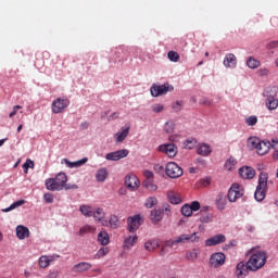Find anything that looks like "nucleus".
Wrapping results in <instances>:
<instances>
[{
    "mask_svg": "<svg viewBox=\"0 0 278 278\" xmlns=\"http://www.w3.org/2000/svg\"><path fill=\"white\" fill-rule=\"evenodd\" d=\"M268 260V255L264 251H256L252 253L249 261L240 262L237 265V277L238 278H244L247 275H249V270H252L253 273L264 268L266 266V262Z\"/></svg>",
    "mask_w": 278,
    "mask_h": 278,
    "instance_id": "1",
    "label": "nucleus"
},
{
    "mask_svg": "<svg viewBox=\"0 0 278 278\" xmlns=\"http://www.w3.org/2000/svg\"><path fill=\"white\" fill-rule=\"evenodd\" d=\"M68 177L65 173H59L55 178H48L46 180V188L51 192H60V190H77V185H66Z\"/></svg>",
    "mask_w": 278,
    "mask_h": 278,
    "instance_id": "2",
    "label": "nucleus"
},
{
    "mask_svg": "<svg viewBox=\"0 0 278 278\" xmlns=\"http://www.w3.org/2000/svg\"><path fill=\"white\" fill-rule=\"evenodd\" d=\"M277 143H278L277 139H273L271 143L270 141H265V140L262 141L257 137H250L248 139V144L251 147V149H256L257 155H266V153L270 151V147L271 149H275V147H277Z\"/></svg>",
    "mask_w": 278,
    "mask_h": 278,
    "instance_id": "3",
    "label": "nucleus"
},
{
    "mask_svg": "<svg viewBox=\"0 0 278 278\" xmlns=\"http://www.w3.org/2000/svg\"><path fill=\"white\" fill-rule=\"evenodd\" d=\"M186 242H199V236H197V232L191 235H180L174 240L165 241V247L173 249L175 244H186Z\"/></svg>",
    "mask_w": 278,
    "mask_h": 278,
    "instance_id": "4",
    "label": "nucleus"
},
{
    "mask_svg": "<svg viewBox=\"0 0 278 278\" xmlns=\"http://www.w3.org/2000/svg\"><path fill=\"white\" fill-rule=\"evenodd\" d=\"M244 197V187L238 184H232L228 190L227 199L230 203H236L238 199Z\"/></svg>",
    "mask_w": 278,
    "mask_h": 278,
    "instance_id": "5",
    "label": "nucleus"
},
{
    "mask_svg": "<svg viewBox=\"0 0 278 278\" xmlns=\"http://www.w3.org/2000/svg\"><path fill=\"white\" fill-rule=\"evenodd\" d=\"M165 173L169 179H179L184 175V169L177 163L169 162L166 164Z\"/></svg>",
    "mask_w": 278,
    "mask_h": 278,
    "instance_id": "6",
    "label": "nucleus"
},
{
    "mask_svg": "<svg viewBox=\"0 0 278 278\" xmlns=\"http://www.w3.org/2000/svg\"><path fill=\"white\" fill-rule=\"evenodd\" d=\"M68 105H71V100H68V98H58L53 100L51 110L53 114H62V112H64Z\"/></svg>",
    "mask_w": 278,
    "mask_h": 278,
    "instance_id": "7",
    "label": "nucleus"
},
{
    "mask_svg": "<svg viewBox=\"0 0 278 278\" xmlns=\"http://www.w3.org/2000/svg\"><path fill=\"white\" fill-rule=\"evenodd\" d=\"M175 88L169 84L164 85H154L151 87L150 92L152 97H162V94H167L168 92H173Z\"/></svg>",
    "mask_w": 278,
    "mask_h": 278,
    "instance_id": "8",
    "label": "nucleus"
},
{
    "mask_svg": "<svg viewBox=\"0 0 278 278\" xmlns=\"http://www.w3.org/2000/svg\"><path fill=\"white\" fill-rule=\"evenodd\" d=\"M270 92H273V88H267L263 93L264 97H266L265 105H266L267 110H277L278 99H277V97H275Z\"/></svg>",
    "mask_w": 278,
    "mask_h": 278,
    "instance_id": "9",
    "label": "nucleus"
},
{
    "mask_svg": "<svg viewBox=\"0 0 278 278\" xmlns=\"http://www.w3.org/2000/svg\"><path fill=\"white\" fill-rule=\"evenodd\" d=\"M225 260H227L225 253L215 252L210 257V266H212V268H220V266L225 265Z\"/></svg>",
    "mask_w": 278,
    "mask_h": 278,
    "instance_id": "10",
    "label": "nucleus"
},
{
    "mask_svg": "<svg viewBox=\"0 0 278 278\" xmlns=\"http://www.w3.org/2000/svg\"><path fill=\"white\" fill-rule=\"evenodd\" d=\"M127 155H129V150L122 149L108 153L105 160H109L110 162H118V160H123V157H127Z\"/></svg>",
    "mask_w": 278,
    "mask_h": 278,
    "instance_id": "11",
    "label": "nucleus"
},
{
    "mask_svg": "<svg viewBox=\"0 0 278 278\" xmlns=\"http://www.w3.org/2000/svg\"><path fill=\"white\" fill-rule=\"evenodd\" d=\"M125 186L132 192H136V189L140 186V180H138V177L134 174H128L125 178Z\"/></svg>",
    "mask_w": 278,
    "mask_h": 278,
    "instance_id": "12",
    "label": "nucleus"
},
{
    "mask_svg": "<svg viewBox=\"0 0 278 278\" xmlns=\"http://www.w3.org/2000/svg\"><path fill=\"white\" fill-rule=\"evenodd\" d=\"M161 153L167 154V157H175L177 155V147L175 143H165L159 147Z\"/></svg>",
    "mask_w": 278,
    "mask_h": 278,
    "instance_id": "13",
    "label": "nucleus"
},
{
    "mask_svg": "<svg viewBox=\"0 0 278 278\" xmlns=\"http://www.w3.org/2000/svg\"><path fill=\"white\" fill-rule=\"evenodd\" d=\"M128 223V231L130 233H135V231H138L140 229V215H135L134 217H129L127 219Z\"/></svg>",
    "mask_w": 278,
    "mask_h": 278,
    "instance_id": "14",
    "label": "nucleus"
},
{
    "mask_svg": "<svg viewBox=\"0 0 278 278\" xmlns=\"http://www.w3.org/2000/svg\"><path fill=\"white\" fill-rule=\"evenodd\" d=\"M226 240L225 235H215L205 241V247H216V244H223Z\"/></svg>",
    "mask_w": 278,
    "mask_h": 278,
    "instance_id": "15",
    "label": "nucleus"
},
{
    "mask_svg": "<svg viewBox=\"0 0 278 278\" xmlns=\"http://www.w3.org/2000/svg\"><path fill=\"white\" fill-rule=\"evenodd\" d=\"M239 175L242 179H253V177H255V169L249 166L241 167L239 169Z\"/></svg>",
    "mask_w": 278,
    "mask_h": 278,
    "instance_id": "16",
    "label": "nucleus"
},
{
    "mask_svg": "<svg viewBox=\"0 0 278 278\" xmlns=\"http://www.w3.org/2000/svg\"><path fill=\"white\" fill-rule=\"evenodd\" d=\"M92 268V264L88 262H80L72 267L73 273H88Z\"/></svg>",
    "mask_w": 278,
    "mask_h": 278,
    "instance_id": "17",
    "label": "nucleus"
},
{
    "mask_svg": "<svg viewBox=\"0 0 278 278\" xmlns=\"http://www.w3.org/2000/svg\"><path fill=\"white\" fill-rule=\"evenodd\" d=\"M86 162H88V159L87 157H84L79 161H76V162H71L68 161V159H63L62 160V164H66V166L68 168H77L79 166H84V164H86Z\"/></svg>",
    "mask_w": 278,
    "mask_h": 278,
    "instance_id": "18",
    "label": "nucleus"
},
{
    "mask_svg": "<svg viewBox=\"0 0 278 278\" xmlns=\"http://www.w3.org/2000/svg\"><path fill=\"white\" fill-rule=\"evenodd\" d=\"M236 55L233 53L226 54L224 59V66H226V68H236Z\"/></svg>",
    "mask_w": 278,
    "mask_h": 278,
    "instance_id": "19",
    "label": "nucleus"
},
{
    "mask_svg": "<svg viewBox=\"0 0 278 278\" xmlns=\"http://www.w3.org/2000/svg\"><path fill=\"white\" fill-rule=\"evenodd\" d=\"M16 237L18 240H25V238H29V228L25 226L16 227Z\"/></svg>",
    "mask_w": 278,
    "mask_h": 278,
    "instance_id": "20",
    "label": "nucleus"
},
{
    "mask_svg": "<svg viewBox=\"0 0 278 278\" xmlns=\"http://www.w3.org/2000/svg\"><path fill=\"white\" fill-rule=\"evenodd\" d=\"M159 247H160V242L155 239H150V240L146 241L143 244V248L149 253H153V251H155V249H157Z\"/></svg>",
    "mask_w": 278,
    "mask_h": 278,
    "instance_id": "21",
    "label": "nucleus"
},
{
    "mask_svg": "<svg viewBox=\"0 0 278 278\" xmlns=\"http://www.w3.org/2000/svg\"><path fill=\"white\" fill-rule=\"evenodd\" d=\"M98 242L102 247H108V244H110V235L108 233V231L102 230V231L99 232V235H98Z\"/></svg>",
    "mask_w": 278,
    "mask_h": 278,
    "instance_id": "22",
    "label": "nucleus"
},
{
    "mask_svg": "<svg viewBox=\"0 0 278 278\" xmlns=\"http://www.w3.org/2000/svg\"><path fill=\"white\" fill-rule=\"evenodd\" d=\"M150 220L153 225H157V223L162 222V211L161 210H153L150 213Z\"/></svg>",
    "mask_w": 278,
    "mask_h": 278,
    "instance_id": "23",
    "label": "nucleus"
},
{
    "mask_svg": "<svg viewBox=\"0 0 278 278\" xmlns=\"http://www.w3.org/2000/svg\"><path fill=\"white\" fill-rule=\"evenodd\" d=\"M198 155H203V157H207L210 153H212V148L207 146V143H202L200 147L197 149Z\"/></svg>",
    "mask_w": 278,
    "mask_h": 278,
    "instance_id": "24",
    "label": "nucleus"
},
{
    "mask_svg": "<svg viewBox=\"0 0 278 278\" xmlns=\"http://www.w3.org/2000/svg\"><path fill=\"white\" fill-rule=\"evenodd\" d=\"M217 210H225L227 207V198L223 193H219L215 200Z\"/></svg>",
    "mask_w": 278,
    "mask_h": 278,
    "instance_id": "25",
    "label": "nucleus"
},
{
    "mask_svg": "<svg viewBox=\"0 0 278 278\" xmlns=\"http://www.w3.org/2000/svg\"><path fill=\"white\" fill-rule=\"evenodd\" d=\"M258 188H265L268 190V173L262 172L258 176Z\"/></svg>",
    "mask_w": 278,
    "mask_h": 278,
    "instance_id": "26",
    "label": "nucleus"
},
{
    "mask_svg": "<svg viewBox=\"0 0 278 278\" xmlns=\"http://www.w3.org/2000/svg\"><path fill=\"white\" fill-rule=\"evenodd\" d=\"M129 136V126L122 128V131H118L115 135L116 142H123Z\"/></svg>",
    "mask_w": 278,
    "mask_h": 278,
    "instance_id": "27",
    "label": "nucleus"
},
{
    "mask_svg": "<svg viewBox=\"0 0 278 278\" xmlns=\"http://www.w3.org/2000/svg\"><path fill=\"white\" fill-rule=\"evenodd\" d=\"M167 198L173 205H179V203H181V198H179V194L175 193V191H169Z\"/></svg>",
    "mask_w": 278,
    "mask_h": 278,
    "instance_id": "28",
    "label": "nucleus"
},
{
    "mask_svg": "<svg viewBox=\"0 0 278 278\" xmlns=\"http://www.w3.org/2000/svg\"><path fill=\"white\" fill-rule=\"evenodd\" d=\"M266 188L256 187L254 199H256L258 202H261L263 199H266Z\"/></svg>",
    "mask_w": 278,
    "mask_h": 278,
    "instance_id": "29",
    "label": "nucleus"
},
{
    "mask_svg": "<svg viewBox=\"0 0 278 278\" xmlns=\"http://www.w3.org/2000/svg\"><path fill=\"white\" fill-rule=\"evenodd\" d=\"M136 242H138V236H129L124 240V247L125 249H131Z\"/></svg>",
    "mask_w": 278,
    "mask_h": 278,
    "instance_id": "30",
    "label": "nucleus"
},
{
    "mask_svg": "<svg viewBox=\"0 0 278 278\" xmlns=\"http://www.w3.org/2000/svg\"><path fill=\"white\" fill-rule=\"evenodd\" d=\"M97 181L103 182L105 179H108V169L106 168H100L98 169L96 174Z\"/></svg>",
    "mask_w": 278,
    "mask_h": 278,
    "instance_id": "31",
    "label": "nucleus"
},
{
    "mask_svg": "<svg viewBox=\"0 0 278 278\" xmlns=\"http://www.w3.org/2000/svg\"><path fill=\"white\" fill-rule=\"evenodd\" d=\"M97 228L90 225H85L79 229V236H86V233H94Z\"/></svg>",
    "mask_w": 278,
    "mask_h": 278,
    "instance_id": "32",
    "label": "nucleus"
},
{
    "mask_svg": "<svg viewBox=\"0 0 278 278\" xmlns=\"http://www.w3.org/2000/svg\"><path fill=\"white\" fill-rule=\"evenodd\" d=\"M143 188H147L150 192H155L157 190V185L153 184V179L150 180H143L142 182Z\"/></svg>",
    "mask_w": 278,
    "mask_h": 278,
    "instance_id": "33",
    "label": "nucleus"
},
{
    "mask_svg": "<svg viewBox=\"0 0 278 278\" xmlns=\"http://www.w3.org/2000/svg\"><path fill=\"white\" fill-rule=\"evenodd\" d=\"M94 220H97L98 223H101V220H103V218H105V212L103 211V208L99 207L96 210V212L92 214Z\"/></svg>",
    "mask_w": 278,
    "mask_h": 278,
    "instance_id": "34",
    "label": "nucleus"
},
{
    "mask_svg": "<svg viewBox=\"0 0 278 278\" xmlns=\"http://www.w3.org/2000/svg\"><path fill=\"white\" fill-rule=\"evenodd\" d=\"M21 205H25V200L15 201L9 207L2 208V212H4V213L12 212V210H16V207H21Z\"/></svg>",
    "mask_w": 278,
    "mask_h": 278,
    "instance_id": "35",
    "label": "nucleus"
},
{
    "mask_svg": "<svg viewBox=\"0 0 278 278\" xmlns=\"http://www.w3.org/2000/svg\"><path fill=\"white\" fill-rule=\"evenodd\" d=\"M109 225H110L111 229H118V226L121 225V223L118 222V216L111 215V217L109 219Z\"/></svg>",
    "mask_w": 278,
    "mask_h": 278,
    "instance_id": "36",
    "label": "nucleus"
},
{
    "mask_svg": "<svg viewBox=\"0 0 278 278\" xmlns=\"http://www.w3.org/2000/svg\"><path fill=\"white\" fill-rule=\"evenodd\" d=\"M80 213H81L84 216H87V217L92 216V214H93V212H92V206H89V205H81V206H80Z\"/></svg>",
    "mask_w": 278,
    "mask_h": 278,
    "instance_id": "37",
    "label": "nucleus"
},
{
    "mask_svg": "<svg viewBox=\"0 0 278 278\" xmlns=\"http://www.w3.org/2000/svg\"><path fill=\"white\" fill-rule=\"evenodd\" d=\"M247 65L249 68H258L260 66V61H257L255 58L250 56L247 61Z\"/></svg>",
    "mask_w": 278,
    "mask_h": 278,
    "instance_id": "38",
    "label": "nucleus"
},
{
    "mask_svg": "<svg viewBox=\"0 0 278 278\" xmlns=\"http://www.w3.org/2000/svg\"><path fill=\"white\" fill-rule=\"evenodd\" d=\"M197 257H199V253L197 252V250H191L186 253V260H188L189 262H194Z\"/></svg>",
    "mask_w": 278,
    "mask_h": 278,
    "instance_id": "39",
    "label": "nucleus"
},
{
    "mask_svg": "<svg viewBox=\"0 0 278 278\" xmlns=\"http://www.w3.org/2000/svg\"><path fill=\"white\" fill-rule=\"evenodd\" d=\"M155 205H157V198L150 197L146 200V207L151 210V207H155Z\"/></svg>",
    "mask_w": 278,
    "mask_h": 278,
    "instance_id": "40",
    "label": "nucleus"
},
{
    "mask_svg": "<svg viewBox=\"0 0 278 278\" xmlns=\"http://www.w3.org/2000/svg\"><path fill=\"white\" fill-rule=\"evenodd\" d=\"M236 164H238V161H236V159L233 157H229L226 161L225 166L228 170H233V167L236 166Z\"/></svg>",
    "mask_w": 278,
    "mask_h": 278,
    "instance_id": "41",
    "label": "nucleus"
},
{
    "mask_svg": "<svg viewBox=\"0 0 278 278\" xmlns=\"http://www.w3.org/2000/svg\"><path fill=\"white\" fill-rule=\"evenodd\" d=\"M109 253V248H101L96 254V260H101V257H105V255H108Z\"/></svg>",
    "mask_w": 278,
    "mask_h": 278,
    "instance_id": "42",
    "label": "nucleus"
},
{
    "mask_svg": "<svg viewBox=\"0 0 278 278\" xmlns=\"http://www.w3.org/2000/svg\"><path fill=\"white\" fill-rule=\"evenodd\" d=\"M181 214L182 216H187V217L192 216V208L190 207V204H185L181 207Z\"/></svg>",
    "mask_w": 278,
    "mask_h": 278,
    "instance_id": "43",
    "label": "nucleus"
},
{
    "mask_svg": "<svg viewBox=\"0 0 278 278\" xmlns=\"http://www.w3.org/2000/svg\"><path fill=\"white\" fill-rule=\"evenodd\" d=\"M49 265H50V263H49V258L47 257V255L40 256V258H39L40 268H48Z\"/></svg>",
    "mask_w": 278,
    "mask_h": 278,
    "instance_id": "44",
    "label": "nucleus"
},
{
    "mask_svg": "<svg viewBox=\"0 0 278 278\" xmlns=\"http://www.w3.org/2000/svg\"><path fill=\"white\" fill-rule=\"evenodd\" d=\"M245 123L249 127H253V126L257 125V116L252 115V116L245 118Z\"/></svg>",
    "mask_w": 278,
    "mask_h": 278,
    "instance_id": "45",
    "label": "nucleus"
},
{
    "mask_svg": "<svg viewBox=\"0 0 278 278\" xmlns=\"http://www.w3.org/2000/svg\"><path fill=\"white\" fill-rule=\"evenodd\" d=\"M167 58L170 62H177L179 60V53H177L176 51H169L167 53Z\"/></svg>",
    "mask_w": 278,
    "mask_h": 278,
    "instance_id": "46",
    "label": "nucleus"
},
{
    "mask_svg": "<svg viewBox=\"0 0 278 278\" xmlns=\"http://www.w3.org/2000/svg\"><path fill=\"white\" fill-rule=\"evenodd\" d=\"M165 131L166 134H173L175 131V122H166Z\"/></svg>",
    "mask_w": 278,
    "mask_h": 278,
    "instance_id": "47",
    "label": "nucleus"
},
{
    "mask_svg": "<svg viewBox=\"0 0 278 278\" xmlns=\"http://www.w3.org/2000/svg\"><path fill=\"white\" fill-rule=\"evenodd\" d=\"M24 173L27 175L29 168H34V161L26 160V162L23 164Z\"/></svg>",
    "mask_w": 278,
    "mask_h": 278,
    "instance_id": "48",
    "label": "nucleus"
},
{
    "mask_svg": "<svg viewBox=\"0 0 278 278\" xmlns=\"http://www.w3.org/2000/svg\"><path fill=\"white\" fill-rule=\"evenodd\" d=\"M185 147L187 149H194V147H197V139H192V138L187 139Z\"/></svg>",
    "mask_w": 278,
    "mask_h": 278,
    "instance_id": "49",
    "label": "nucleus"
},
{
    "mask_svg": "<svg viewBox=\"0 0 278 278\" xmlns=\"http://www.w3.org/2000/svg\"><path fill=\"white\" fill-rule=\"evenodd\" d=\"M184 108V101H176L174 104H173V110L175 112H181V109Z\"/></svg>",
    "mask_w": 278,
    "mask_h": 278,
    "instance_id": "50",
    "label": "nucleus"
},
{
    "mask_svg": "<svg viewBox=\"0 0 278 278\" xmlns=\"http://www.w3.org/2000/svg\"><path fill=\"white\" fill-rule=\"evenodd\" d=\"M189 207L191 208V212H199V210H201V203H199V201H193Z\"/></svg>",
    "mask_w": 278,
    "mask_h": 278,
    "instance_id": "51",
    "label": "nucleus"
},
{
    "mask_svg": "<svg viewBox=\"0 0 278 278\" xmlns=\"http://www.w3.org/2000/svg\"><path fill=\"white\" fill-rule=\"evenodd\" d=\"M18 110H23V106L22 105L13 106V111L9 114V118H14V116H16Z\"/></svg>",
    "mask_w": 278,
    "mask_h": 278,
    "instance_id": "52",
    "label": "nucleus"
},
{
    "mask_svg": "<svg viewBox=\"0 0 278 278\" xmlns=\"http://www.w3.org/2000/svg\"><path fill=\"white\" fill-rule=\"evenodd\" d=\"M152 112H155V114H160V112H164V105L156 104L152 108Z\"/></svg>",
    "mask_w": 278,
    "mask_h": 278,
    "instance_id": "53",
    "label": "nucleus"
},
{
    "mask_svg": "<svg viewBox=\"0 0 278 278\" xmlns=\"http://www.w3.org/2000/svg\"><path fill=\"white\" fill-rule=\"evenodd\" d=\"M43 200L46 201V203H53V194L52 193L43 194Z\"/></svg>",
    "mask_w": 278,
    "mask_h": 278,
    "instance_id": "54",
    "label": "nucleus"
},
{
    "mask_svg": "<svg viewBox=\"0 0 278 278\" xmlns=\"http://www.w3.org/2000/svg\"><path fill=\"white\" fill-rule=\"evenodd\" d=\"M47 258H48V263L51 264V262H55V260H60V254L49 255L47 256Z\"/></svg>",
    "mask_w": 278,
    "mask_h": 278,
    "instance_id": "55",
    "label": "nucleus"
},
{
    "mask_svg": "<svg viewBox=\"0 0 278 278\" xmlns=\"http://www.w3.org/2000/svg\"><path fill=\"white\" fill-rule=\"evenodd\" d=\"M211 220H212V217H210V215H207V214L201 215V217H200L201 223H210Z\"/></svg>",
    "mask_w": 278,
    "mask_h": 278,
    "instance_id": "56",
    "label": "nucleus"
},
{
    "mask_svg": "<svg viewBox=\"0 0 278 278\" xmlns=\"http://www.w3.org/2000/svg\"><path fill=\"white\" fill-rule=\"evenodd\" d=\"M143 176L146 177V180L153 179V172L151 170H144Z\"/></svg>",
    "mask_w": 278,
    "mask_h": 278,
    "instance_id": "57",
    "label": "nucleus"
},
{
    "mask_svg": "<svg viewBox=\"0 0 278 278\" xmlns=\"http://www.w3.org/2000/svg\"><path fill=\"white\" fill-rule=\"evenodd\" d=\"M59 276H60V271L59 270H52V271L49 273L47 278H58Z\"/></svg>",
    "mask_w": 278,
    "mask_h": 278,
    "instance_id": "58",
    "label": "nucleus"
},
{
    "mask_svg": "<svg viewBox=\"0 0 278 278\" xmlns=\"http://www.w3.org/2000/svg\"><path fill=\"white\" fill-rule=\"evenodd\" d=\"M278 41H270L267 43V49H277Z\"/></svg>",
    "mask_w": 278,
    "mask_h": 278,
    "instance_id": "59",
    "label": "nucleus"
},
{
    "mask_svg": "<svg viewBox=\"0 0 278 278\" xmlns=\"http://www.w3.org/2000/svg\"><path fill=\"white\" fill-rule=\"evenodd\" d=\"M211 181H212V179H210L208 177H206V178H203V179L201 180V184H202V186H204V188H206V186H210Z\"/></svg>",
    "mask_w": 278,
    "mask_h": 278,
    "instance_id": "60",
    "label": "nucleus"
},
{
    "mask_svg": "<svg viewBox=\"0 0 278 278\" xmlns=\"http://www.w3.org/2000/svg\"><path fill=\"white\" fill-rule=\"evenodd\" d=\"M121 114L118 112H114L109 116V121H116Z\"/></svg>",
    "mask_w": 278,
    "mask_h": 278,
    "instance_id": "61",
    "label": "nucleus"
},
{
    "mask_svg": "<svg viewBox=\"0 0 278 278\" xmlns=\"http://www.w3.org/2000/svg\"><path fill=\"white\" fill-rule=\"evenodd\" d=\"M163 213L166 214V216H170V205H166L163 208Z\"/></svg>",
    "mask_w": 278,
    "mask_h": 278,
    "instance_id": "62",
    "label": "nucleus"
},
{
    "mask_svg": "<svg viewBox=\"0 0 278 278\" xmlns=\"http://www.w3.org/2000/svg\"><path fill=\"white\" fill-rule=\"evenodd\" d=\"M203 105H212V101L205 99L204 101H202Z\"/></svg>",
    "mask_w": 278,
    "mask_h": 278,
    "instance_id": "63",
    "label": "nucleus"
},
{
    "mask_svg": "<svg viewBox=\"0 0 278 278\" xmlns=\"http://www.w3.org/2000/svg\"><path fill=\"white\" fill-rule=\"evenodd\" d=\"M273 159L274 160H278V149L275 150Z\"/></svg>",
    "mask_w": 278,
    "mask_h": 278,
    "instance_id": "64",
    "label": "nucleus"
}]
</instances>
